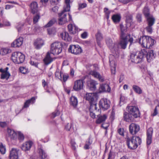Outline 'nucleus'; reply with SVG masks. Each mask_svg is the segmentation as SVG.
<instances>
[{"instance_id":"obj_3","label":"nucleus","mask_w":159,"mask_h":159,"mask_svg":"<svg viewBox=\"0 0 159 159\" xmlns=\"http://www.w3.org/2000/svg\"><path fill=\"white\" fill-rule=\"evenodd\" d=\"M106 42L107 44L113 54L112 55H110L109 57V61L111 63V57L112 56H115V55L117 56L119 54L118 45L116 43H113L112 39L109 37L106 38ZM110 65H111V63H110Z\"/></svg>"},{"instance_id":"obj_9","label":"nucleus","mask_w":159,"mask_h":159,"mask_svg":"<svg viewBox=\"0 0 159 159\" xmlns=\"http://www.w3.org/2000/svg\"><path fill=\"white\" fill-rule=\"evenodd\" d=\"M142 50H144L146 52V53L144 54V57H146L147 60L148 62H150L155 58L156 54L154 52L153 50H149L147 48Z\"/></svg>"},{"instance_id":"obj_12","label":"nucleus","mask_w":159,"mask_h":159,"mask_svg":"<svg viewBox=\"0 0 159 159\" xmlns=\"http://www.w3.org/2000/svg\"><path fill=\"white\" fill-rule=\"evenodd\" d=\"M97 95L95 93H87L86 94L85 98L90 103L96 102L97 100Z\"/></svg>"},{"instance_id":"obj_5","label":"nucleus","mask_w":159,"mask_h":159,"mask_svg":"<svg viewBox=\"0 0 159 159\" xmlns=\"http://www.w3.org/2000/svg\"><path fill=\"white\" fill-rule=\"evenodd\" d=\"M127 143L129 148L134 149L136 148L138 145L141 143V140L139 137L133 136L131 139L128 138Z\"/></svg>"},{"instance_id":"obj_44","label":"nucleus","mask_w":159,"mask_h":159,"mask_svg":"<svg viewBox=\"0 0 159 159\" xmlns=\"http://www.w3.org/2000/svg\"><path fill=\"white\" fill-rule=\"evenodd\" d=\"M63 74L62 72L57 70L55 73V76L56 77H57L61 81H62V75Z\"/></svg>"},{"instance_id":"obj_49","label":"nucleus","mask_w":159,"mask_h":159,"mask_svg":"<svg viewBox=\"0 0 159 159\" xmlns=\"http://www.w3.org/2000/svg\"><path fill=\"white\" fill-rule=\"evenodd\" d=\"M87 7V4L85 3H79V4L78 9L80 10Z\"/></svg>"},{"instance_id":"obj_36","label":"nucleus","mask_w":159,"mask_h":159,"mask_svg":"<svg viewBox=\"0 0 159 159\" xmlns=\"http://www.w3.org/2000/svg\"><path fill=\"white\" fill-rule=\"evenodd\" d=\"M121 16L118 14H115L112 16V19L115 23L119 22L120 20Z\"/></svg>"},{"instance_id":"obj_62","label":"nucleus","mask_w":159,"mask_h":159,"mask_svg":"<svg viewBox=\"0 0 159 159\" xmlns=\"http://www.w3.org/2000/svg\"><path fill=\"white\" fill-rule=\"evenodd\" d=\"M7 123L6 122H0V127H4L7 126Z\"/></svg>"},{"instance_id":"obj_56","label":"nucleus","mask_w":159,"mask_h":159,"mask_svg":"<svg viewBox=\"0 0 159 159\" xmlns=\"http://www.w3.org/2000/svg\"><path fill=\"white\" fill-rule=\"evenodd\" d=\"M60 111H56L52 113V117L53 118H54L56 116H58L60 114Z\"/></svg>"},{"instance_id":"obj_58","label":"nucleus","mask_w":159,"mask_h":159,"mask_svg":"<svg viewBox=\"0 0 159 159\" xmlns=\"http://www.w3.org/2000/svg\"><path fill=\"white\" fill-rule=\"evenodd\" d=\"M24 24L23 23L19 24L16 27L18 32H20L22 28L24 26Z\"/></svg>"},{"instance_id":"obj_54","label":"nucleus","mask_w":159,"mask_h":159,"mask_svg":"<svg viewBox=\"0 0 159 159\" xmlns=\"http://www.w3.org/2000/svg\"><path fill=\"white\" fill-rule=\"evenodd\" d=\"M49 34H54L56 32L55 29H48L47 30Z\"/></svg>"},{"instance_id":"obj_18","label":"nucleus","mask_w":159,"mask_h":159,"mask_svg":"<svg viewBox=\"0 0 159 159\" xmlns=\"http://www.w3.org/2000/svg\"><path fill=\"white\" fill-rule=\"evenodd\" d=\"M44 44V41L41 39H37L34 41V46L36 49H40Z\"/></svg>"},{"instance_id":"obj_33","label":"nucleus","mask_w":159,"mask_h":159,"mask_svg":"<svg viewBox=\"0 0 159 159\" xmlns=\"http://www.w3.org/2000/svg\"><path fill=\"white\" fill-rule=\"evenodd\" d=\"M70 105L74 107H77L78 104V100L76 97L75 96H72L70 98Z\"/></svg>"},{"instance_id":"obj_30","label":"nucleus","mask_w":159,"mask_h":159,"mask_svg":"<svg viewBox=\"0 0 159 159\" xmlns=\"http://www.w3.org/2000/svg\"><path fill=\"white\" fill-rule=\"evenodd\" d=\"M98 117L96 121L97 124H99L104 121L107 118V115L105 114L103 115L98 116Z\"/></svg>"},{"instance_id":"obj_17","label":"nucleus","mask_w":159,"mask_h":159,"mask_svg":"<svg viewBox=\"0 0 159 159\" xmlns=\"http://www.w3.org/2000/svg\"><path fill=\"white\" fill-rule=\"evenodd\" d=\"M153 129L152 128H149L148 129L147 132V144L150 145L152 141V136Z\"/></svg>"},{"instance_id":"obj_24","label":"nucleus","mask_w":159,"mask_h":159,"mask_svg":"<svg viewBox=\"0 0 159 159\" xmlns=\"http://www.w3.org/2000/svg\"><path fill=\"white\" fill-rule=\"evenodd\" d=\"M132 115L129 113L125 112L124 113V118L125 120L127 122H130L133 120Z\"/></svg>"},{"instance_id":"obj_50","label":"nucleus","mask_w":159,"mask_h":159,"mask_svg":"<svg viewBox=\"0 0 159 159\" xmlns=\"http://www.w3.org/2000/svg\"><path fill=\"white\" fill-rule=\"evenodd\" d=\"M69 77V75L67 74H63L62 75V81L65 82Z\"/></svg>"},{"instance_id":"obj_59","label":"nucleus","mask_w":159,"mask_h":159,"mask_svg":"<svg viewBox=\"0 0 159 159\" xmlns=\"http://www.w3.org/2000/svg\"><path fill=\"white\" fill-rule=\"evenodd\" d=\"M72 148L73 149L75 150L76 149V143L73 140H71V141Z\"/></svg>"},{"instance_id":"obj_16","label":"nucleus","mask_w":159,"mask_h":159,"mask_svg":"<svg viewBox=\"0 0 159 159\" xmlns=\"http://www.w3.org/2000/svg\"><path fill=\"white\" fill-rule=\"evenodd\" d=\"M19 150L15 148H12L10 151L9 158L10 159H19L18 153Z\"/></svg>"},{"instance_id":"obj_11","label":"nucleus","mask_w":159,"mask_h":159,"mask_svg":"<svg viewBox=\"0 0 159 159\" xmlns=\"http://www.w3.org/2000/svg\"><path fill=\"white\" fill-rule=\"evenodd\" d=\"M129 113L131 114L135 118H137L139 116L140 113L138 107L131 106L127 107Z\"/></svg>"},{"instance_id":"obj_29","label":"nucleus","mask_w":159,"mask_h":159,"mask_svg":"<svg viewBox=\"0 0 159 159\" xmlns=\"http://www.w3.org/2000/svg\"><path fill=\"white\" fill-rule=\"evenodd\" d=\"M45 64L48 65L51 63L53 59L51 57L50 53L48 52L46 57L43 60Z\"/></svg>"},{"instance_id":"obj_35","label":"nucleus","mask_w":159,"mask_h":159,"mask_svg":"<svg viewBox=\"0 0 159 159\" xmlns=\"http://www.w3.org/2000/svg\"><path fill=\"white\" fill-rule=\"evenodd\" d=\"M147 18L148 25L153 26L155 23V19L152 16H148Z\"/></svg>"},{"instance_id":"obj_28","label":"nucleus","mask_w":159,"mask_h":159,"mask_svg":"<svg viewBox=\"0 0 159 159\" xmlns=\"http://www.w3.org/2000/svg\"><path fill=\"white\" fill-rule=\"evenodd\" d=\"M100 90L103 92H110L111 91V88L109 85L107 84H102L100 85Z\"/></svg>"},{"instance_id":"obj_19","label":"nucleus","mask_w":159,"mask_h":159,"mask_svg":"<svg viewBox=\"0 0 159 159\" xmlns=\"http://www.w3.org/2000/svg\"><path fill=\"white\" fill-rule=\"evenodd\" d=\"M147 36H144L139 39V43L144 48H148V43H147Z\"/></svg>"},{"instance_id":"obj_27","label":"nucleus","mask_w":159,"mask_h":159,"mask_svg":"<svg viewBox=\"0 0 159 159\" xmlns=\"http://www.w3.org/2000/svg\"><path fill=\"white\" fill-rule=\"evenodd\" d=\"M62 39L66 41L69 42L71 40V38L69 36L68 33L66 32H64L61 34Z\"/></svg>"},{"instance_id":"obj_32","label":"nucleus","mask_w":159,"mask_h":159,"mask_svg":"<svg viewBox=\"0 0 159 159\" xmlns=\"http://www.w3.org/2000/svg\"><path fill=\"white\" fill-rule=\"evenodd\" d=\"M147 43H148V48H150L155 43V41L150 36H147Z\"/></svg>"},{"instance_id":"obj_55","label":"nucleus","mask_w":159,"mask_h":159,"mask_svg":"<svg viewBox=\"0 0 159 159\" xmlns=\"http://www.w3.org/2000/svg\"><path fill=\"white\" fill-rule=\"evenodd\" d=\"M19 70L20 72L23 74H25L27 73V70L26 69L23 67H20Z\"/></svg>"},{"instance_id":"obj_46","label":"nucleus","mask_w":159,"mask_h":159,"mask_svg":"<svg viewBox=\"0 0 159 159\" xmlns=\"http://www.w3.org/2000/svg\"><path fill=\"white\" fill-rule=\"evenodd\" d=\"M152 26L148 25L146 27L145 29L147 31L150 33L151 34L152 32Z\"/></svg>"},{"instance_id":"obj_10","label":"nucleus","mask_w":159,"mask_h":159,"mask_svg":"<svg viewBox=\"0 0 159 159\" xmlns=\"http://www.w3.org/2000/svg\"><path fill=\"white\" fill-rule=\"evenodd\" d=\"M99 106L100 108L104 110L108 109L110 107V102L106 98H102L99 102Z\"/></svg>"},{"instance_id":"obj_52","label":"nucleus","mask_w":159,"mask_h":159,"mask_svg":"<svg viewBox=\"0 0 159 159\" xmlns=\"http://www.w3.org/2000/svg\"><path fill=\"white\" fill-rule=\"evenodd\" d=\"M132 20V16L131 15H129L126 17V20L127 23H131Z\"/></svg>"},{"instance_id":"obj_37","label":"nucleus","mask_w":159,"mask_h":159,"mask_svg":"<svg viewBox=\"0 0 159 159\" xmlns=\"http://www.w3.org/2000/svg\"><path fill=\"white\" fill-rule=\"evenodd\" d=\"M143 13L145 16L146 17L152 16L150 14L149 10L147 7H145L143 11Z\"/></svg>"},{"instance_id":"obj_45","label":"nucleus","mask_w":159,"mask_h":159,"mask_svg":"<svg viewBox=\"0 0 159 159\" xmlns=\"http://www.w3.org/2000/svg\"><path fill=\"white\" fill-rule=\"evenodd\" d=\"M18 140L20 142L23 141L24 139V137L23 134L20 132L18 133Z\"/></svg>"},{"instance_id":"obj_47","label":"nucleus","mask_w":159,"mask_h":159,"mask_svg":"<svg viewBox=\"0 0 159 159\" xmlns=\"http://www.w3.org/2000/svg\"><path fill=\"white\" fill-rule=\"evenodd\" d=\"M8 53V50L6 48H2L0 50V54L4 55Z\"/></svg>"},{"instance_id":"obj_21","label":"nucleus","mask_w":159,"mask_h":159,"mask_svg":"<svg viewBox=\"0 0 159 159\" xmlns=\"http://www.w3.org/2000/svg\"><path fill=\"white\" fill-rule=\"evenodd\" d=\"M68 28L69 32L72 34H75L78 31V27L74 24H70L68 25Z\"/></svg>"},{"instance_id":"obj_63","label":"nucleus","mask_w":159,"mask_h":159,"mask_svg":"<svg viewBox=\"0 0 159 159\" xmlns=\"http://www.w3.org/2000/svg\"><path fill=\"white\" fill-rule=\"evenodd\" d=\"M91 111L90 110V115L91 117L93 118H95L96 117V115L95 113Z\"/></svg>"},{"instance_id":"obj_31","label":"nucleus","mask_w":159,"mask_h":159,"mask_svg":"<svg viewBox=\"0 0 159 159\" xmlns=\"http://www.w3.org/2000/svg\"><path fill=\"white\" fill-rule=\"evenodd\" d=\"M7 132L11 139H15L17 138V133L14 130L8 129Z\"/></svg>"},{"instance_id":"obj_13","label":"nucleus","mask_w":159,"mask_h":159,"mask_svg":"<svg viewBox=\"0 0 159 159\" xmlns=\"http://www.w3.org/2000/svg\"><path fill=\"white\" fill-rule=\"evenodd\" d=\"M84 81V80H78L75 82L73 89L75 90L79 91L83 88Z\"/></svg>"},{"instance_id":"obj_7","label":"nucleus","mask_w":159,"mask_h":159,"mask_svg":"<svg viewBox=\"0 0 159 159\" xmlns=\"http://www.w3.org/2000/svg\"><path fill=\"white\" fill-rule=\"evenodd\" d=\"M61 44L59 42H54L51 44L50 52L53 55H58L62 51Z\"/></svg>"},{"instance_id":"obj_38","label":"nucleus","mask_w":159,"mask_h":159,"mask_svg":"<svg viewBox=\"0 0 159 159\" xmlns=\"http://www.w3.org/2000/svg\"><path fill=\"white\" fill-rule=\"evenodd\" d=\"M133 89L136 93L140 94L142 93V91L140 88L136 85H133L132 86Z\"/></svg>"},{"instance_id":"obj_25","label":"nucleus","mask_w":159,"mask_h":159,"mask_svg":"<svg viewBox=\"0 0 159 159\" xmlns=\"http://www.w3.org/2000/svg\"><path fill=\"white\" fill-rule=\"evenodd\" d=\"M30 7L32 13L34 14L37 11L38 5L37 2H32L30 5Z\"/></svg>"},{"instance_id":"obj_43","label":"nucleus","mask_w":159,"mask_h":159,"mask_svg":"<svg viewBox=\"0 0 159 159\" xmlns=\"http://www.w3.org/2000/svg\"><path fill=\"white\" fill-rule=\"evenodd\" d=\"M6 149L5 146L0 143V152L2 154H4L6 153Z\"/></svg>"},{"instance_id":"obj_51","label":"nucleus","mask_w":159,"mask_h":159,"mask_svg":"<svg viewBox=\"0 0 159 159\" xmlns=\"http://www.w3.org/2000/svg\"><path fill=\"white\" fill-rule=\"evenodd\" d=\"M159 111V105L157 106L154 110L153 113L152 114L153 116H156L158 113V112Z\"/></svg>"},{"instance_id":"obj_1","label":"nucleus","mask_w":159,"mask_h":159,"mask_svg":"<svg viewBox=\"0 0 159 159\" xmlns=\"http://www.w3.org/2000/svg\"><path fill=\"white\" fill-rule=\"evenodd\" d=\"M121 33L120 34V40L119 45L121 48L125 49L126 47L128 42L130 43V45L133 42V39L131 37L130 34L126 33V29L123 26L120 25Z\"/></svg>"},{"instance_id":"obj_64","label":"nucleus","mask_w":159,"mask_h":159,"mask_svg":"<svg viewBox=\"0 0 159 159\" xmlns=\"http://www.w3.org/2000/svg\"><path fill=\"white\" fill-rule=\"evenodd\" d=\"M124 75L122 74H121L120 75V78H119V82L121 83L123 80L124 79Z\"/></svg>"},{"instance_id":"obj_8","label":"nucleus","mask_w":159,"mask_h":159,"mask_svg":"<svg viewBox=\"0 0 159 159\" xmlns=\"http://www.w3.org/2000/svg\"><path fill=\"white\" fill-rule=\"evenodd\" d=\"M69 52L75 55L79 54L81 53L82 49L78 45H70L68 49Z\"/></svg>"},{"instance_id":"obj_40","label":"nucleus","mask_w":159,"mask_h":159,"mask_svg":"<svg viewBox=\"0 0 159 159\" xmlns=\"http://www.w3.org/2000/svg\"><path fill=\"white\" fill-rule=\"evenodd\" d=\"M39 152L40 157L41 158V159H44L47 156L43 150L41 148L39 149Z\"/></svg>"},{"instance_id":"obj_34","label":"nucleus","mask_w":159,"mask_h":159,"mask_svg":"<svg viewBox=\"0 0 159 159\" xmlns=\"http://www.w3.org/2000/svg\"><path fill=\"white\" fill-rule=\"evenodd\" d=\"M96 37L97 41V43L98 45L100 44V41L103 39L102 34L99 31H98L97 33L96 34Z\"/></svg>"},{"instance_id":"obj_4","label":"nucleus","mask_w":159,"mask_h":159,"mask_svg":"<svg viewBox=\"0 0 159 159\" xmlns=\"http://www.w3.org/2000/svg\"><path fill=\"white\" fill-rule=\"evenodd\" d=\"M146 53L145 51L142 50L139 51L134 52L131 54L130 60L132 62L138 63L143 61L144 54Z\"/></svg>"},{"instance_id":"obj_60","label":"nucleus","mask_w":159,"mask_h":159,"mask_svg":"<svg viewBox=\"0 0 159 159\" xmlns=\"http://www.w3.org/2000/svg\"><path fill=\"white\" fill-rule=\"evenodd\" d=\"M48 83L46 82L44 80H42V85L43 87L45 88V87H47L48 86Z\"/></svg>"},{"instance_id":"obj_48","label":"nucleus","mask_w":159,"mask_h":159,"mask_svg":"<svg viewBox=\"0 0 159 159\" xmlns=\"http://www.w3.org/2000/svg\"><path fill=\"white\" fill-rule=\"evenodd\" d=\"M30 64L32 66H34L36 67H38V63L36 61V60H34L33 58H31L30 61Z\"/></svg>"},{"instance_id":"obj_42","label":"nucleus","mask_w":159,"mask_h":159,"mask_svg":"<svg viewBox=\"0 0 159 159\" xmlns=\"http://www.w3.org/2000/svg\"><path fill=\"white\" fill-rule=\"evenodd\" d=\"M56 22V20L53 19L49 21L48 23L45 26L46 27H49L52 26Z\"/></svg>"},{"instance_id":"obj_39","label":"nucleus","mask_w":159,"mask_h":159,"mask_svg":"<svg viewBox=\"0 0 159 159\" xmlns=\"http://www.w3.org/2000/svg\"><path fill=\"white\" fill-rule=\"evenodd\" d=\"M35 100V98L34 97H32L30 99L27 100L25 102L24 107H28L30 103H34V102Z\"/></svg>"},{"instance_id":"obj_23","label":"nucleus","mask_w":159,"mask_h":159,"mask_svg":"<svg viewBox=\"0 0 159 159\" xmlns=\"http://www.w3.org/2000/svg\"><path fill=\"white\" fill-rule=\"evenodd\" d=\"M97 82L94 80H91L88 82L87 85L89 89L91 90H94L96 89Z\"/></svg>"},{"instance_id":"obj_20","label":"nucleus","mask_w":159,"mask_h":159,"mask_svg":"<svg viewBox=\"0 0 159 159\" xmlns=\"http://www.w3.org/2000/svg\"><path fill=\"white\" fill-rule=\"evenodd\" d=\"M33 143L30 141L26 142L23 144L21 147V148L24 151L29 150L33 145Z\"/></svg>"},{"instance_id":"obj_6","label":"nucleus","mask_w":159,"mask_h":159,"mask_svg":"<svg viewBox=\"0 0 159 159\" xmlns=\"http://www.w3.org/2000/svg\"><path fill=\"white\" fill-rule=\"evenodd\" d=\"M11 58L14 63L18 64L24 62L25 56L20 52H15L12 53Z\"/></svg>"},{"instance_id":"obj_41","label":"nucleus","mask_w":159,"mask_h":159,"mask_svg":"<svg viewBox=\"0 0 159 159\" xmlns=\"http://www.w3.org/2000/svg\"><path fill=\"white\" fill-rule=\"evenodd\" d=\"M90 110H94L95 111H97V102L96 101L90 103Z\"/></svg>"},{"instance_id":"obj_61","label":"nucleus","mask_w":159,"mask_h":159,"mask_svg":"<svg viewBox=\"0 0 159 159\" xmlns=\"http://www.w3.org/2000/svg\"><path fill=\"white\" fill-rule=\"evenodd\" d=\"M123 130V129L120 128L118 129V132L120 135L123 136L124 135V134Z\"/></svg>"},{"instance_id":"obj_2","label":"nucleus","mask_w":159,"mask_h":159,"mask_svg":"<svg viewBox=\"0 0 159 159\" xmlns=\"http://www.w3.org/2000/svg\"><path fill=\"white\" fill-rule=\"evenodd\" d=\"M66 5L64 6L63 10L60 13H59V24L62 25L67 22V19L66 17L67 15L66 12L70 11V0H65Z\"/></svg>"},{"instance_id":"obj_15","label":"nucleus","mask_w":159,"mask_h":159,"mask_svg":"<svg viewBox=\"0 0 159 159\" xmlns=\"http://www.w3.org/2000/svg\"><path fill=\"white\" fill-rule=\"evenodd\" d=\"M89 74L92 75L94 78L98 79L101 82H103L104 81V78L103 76L101 75L100 73L95 70H91L89 72Z\"/></svg>"},{"instance_id":"obj_14","label":"nucleus","mask_w":159,"mask_h":159,"mask_svg":"<svg viewBox=\"0 0 159 159\" xmlns=\"http://www.w3.org/2000/svg\"><path fill=\"white\" fill-rule=\"evenodd\" d=\"M129 132L132 135L135 134L140 129L139 125L134 123H132L129 127Z\"/></svg>"},{"instance_id":"obj_26","label":"nucleus","mask_w":159,"mask_h":159,"mask_svg":"<svg viewBox=\"0 0 159 159\" xmlns=\"http://www.w3.org/2000/svg\"><path fill=\"white\" fill-rule=\"evenodd\" d=\"M3 71V69L2 68L0 69V72L2 73L1 78V79H6L7 80L10 76V74L9 72H4Z\"/></svg>"},{"instance_id":"obj_57","label":"nucleus","mask_w":159,"mask_h":159,"mask_svg":"<svg viewBox=\"0 0 159 159\" xmlns=\"http://www.w3.org/2000/svg\"><path fill=\"white\" fill-rule=\"evenodd\" d=\"M137 21L140 22L142 21V15L140 14H138L136 16Z\"/></svg>"},{"instance_id":"obj_53","label":"nucleus","mask_w":159,"mask_h":159,"mask_svg":"<svg viewBox=\"0 0 159 159\" xmlns=\"http://www.w3.org/2000/svg\"><path fill=\"white\" fill-rule=\"evenodd\" d=\"M40 16L39 15L37 14L36 15H35L34 17L33 18V22L34 23H36L38 21V20L40 18Z\"/></svg>"},{"instance_id":"obj_22","label":"nucleus","mask_w":159,"mask_h":159,"mask_svg":"<svg viewBox=\"0 0 159 159\" xmlns=\"http://www.w3.org/2000/svg\"><path fill=\"white\" fill-rule=\"evenodd\" d=\"M23 39L22 38H19L15 40L11 44L12 47L16 48L21 46L23 43Z\"/></svg>"}]
</instances>
